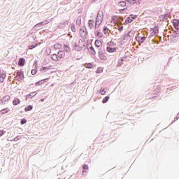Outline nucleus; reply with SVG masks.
I'll list each match as a JSON object with an SVG mask.
<instances>
[{"instance_id":"ea45409f","label":"nucleus","mask_w":179,"mask_h":179,"mask_svg":"<svg viewBox=\"0 0 179 179\" xmlns=\"http://www.w3.org/2000/svg\"><path fill=\"white\" fill-rule=\"evenodd\" d=\"M163 20H167L169 19V14H165L164 15H162Z\"/></svg>"},{"instance_id":"f03ea898","label":"nucleus","mask_w":179,"mask_h":179,"mask_svg":"<svg viewBox=\"0 0 179 179\" xmlns=\"http://www.w3.org/2000/svg\"><path fill=\"white\" fill-rule=\"evenodd\" d=\"M98 55L100 59H102V61H106L107 59V57L106 55H104V50L101 48L99 49Z\"/></svg>"},{"instance_id":"37998d69","label":"nucleus","mask_w":179,"mask_h":179,"mask_svg":"<svg viewBox=\"0 0 179 179\" xmlns=\"http://www.w3.org/2000/svg\"><path fill=\"white\" fill-rule=\"evenodd\" d=\"M61 47H62V45H61L59 43H56L55 45V48H61Z\"/></svg>"},{"instance_id":"a211bd4d","label":"nucleus","mask_w":179,"mask_h":179,"mask_svg":"<svg viewBox=\"0 0 179 179\" xmlns=\"http://www.w3.org/2000/svg\"><path fill=\"white\" fill-rule=\"evenodd\" d=\"M64 50L66 52H71V48L68 45H64Z\"/></svg>"},{"instance_id":"bf43d9fd","label":"nucleus","mask_w":179,"mask_h":179,"mask_svg":"<svg viewBox=\"0 0 179 179\" xmlns=\"http://www.w3.org/2000/svg\"><path fill=\"white\" fill-rule=\"evenodd\" d=\"M160 41H162V36H159Z\"/></svg>"},{"instance_id":"f3484780","label":"nucleus","mask_w":179,"mask_h":179,"mask_svg":"<svg viewBox=\"0 0 179 179\" xmlns=\"http://www.w3.org/2000/svg\"><path fill=\"white\" fill-rule=\"evenodd\" d=\"M13 106H17V104H20V99L15 98L13 101Z\"/></svg>"},{"instance_id":"72a5a7b5","label":"nucleus","mask_w":179,"mask_h":179,"mask_svg":"<svg viewBox=\"0 0 179 179\" xmlns=\"http://www.w3.org/2000/svg\"><path fill=\"white\" fill-rule=\"evenodd\" d=\"M57 27L58 29H65V26L62 24V22H59Z\"/></svg>"},{"instance_id":"f8f14e48","label":"nucleus","mask_w":179,"mask_h":179,"mask_svg":"<svg viewBox=\"0 0 179 179\" xmlns=\"http://www.w3.org/2000/svg\"><path fill=\"white\" fill-rule=\"evenodd\" d=\"M47 80H48V78H45V79H43V80H41L40 81H38L35 83V85L36 86H40L41 85H43V83L47 82Z\"/></svg>"},{"instance_id":"412c9836","label":"nucleus","mask_w":179,"mask_h":179,"mask_svg":"<svg viewBox=\"0 0 179 179\" xmlns=\"http://www.w3.org/2000/svg\"><path fill=\"white\" fill-rule=\"evenodd\" d=\"M50 22H51V20H45L43 22H41V24H42V26H45V24H48Z\"/></svg>"},{"instance_id":"680f3d73","label":"nucleus","mask_w":179,"mask_h":179,"mask_svg":"<svg viewBox=\"0 0 179 179\" xmlns=\"http://www.w3.org/2000/svg\"><path fill=\"white\" fill-rule=\"evenodd\" d=\"M127 9V8H124V9H122L121 10H125Z\"/></svg>"},{"instance_id":"5fc2aeb1","label":"nucleus","mask_w":179,"mask_h":179,"mask_svg":"<svg viewBox=\"0 0 179 179\" xmlns=\"http://www.w3.org/2000/svg\"><path fill=\"white\" fill-rule=\"evenodd\" d=\"M108 45H114V42L113 41L108 42Z\"/></svg>"},{"instance_id":"2f4dec72","label":"nucleus","mask_w":179,"mask_h":179,"mask_svg":"<svg viewBox=\"0 0 179 179\" xmlns=\"http://www.w3.org/2000/svg\"><path fill=\"white\" fill-rule=\"evenodd\" d=\"M89 169V166L87 164H84L83 166V174L85 173V170H87Z\"/></svg>"},{"instance_id":"79ce46f5","label":"nucleus","mask_w":179,"mask_h":179,"mask_svg":"<svg viewBox=\"0 0 179 179\" xmlns=\"http://www.w3.org/2000/svg\"><path fill=\"white\" fill-rule=\"evenodd\" d=\"M62 23L64 24V27L69 24V22H68V20L63 21Z\"/></svg>"},{"instance_id":"09e8293b","label":"nucleus","mask_w":179,"mask_h":179,"mask_svg":"<svg viewBox=\"0 0 179 179\" xmlns=\"http://www.w3.org/2000/svg\"><path fill=\"white\" fill-rule=\"evenodd\" d=\"M34 48H36V45H31L29 46V50H33Z\"/></svg>"},{"instance_id":"20e7f679","label":"nucleus","mask_w":179,"mask_h":179,"mask_svg":"<svg viewBox=\"0 0 179 179\" xmlns=\"http://www.w3.org/2000/svg\"><path fill=\"white\" fill-rule=\"evenodd\" d=\"M17 76H18V78H17L18 81L23 80V78H24L23 71H17Z\"/></svg>"},{"instance_id":"338daca9","label":"nucleus","mask_w":179,"mask_h":179,"mask_svg":"<svg viewBox=\"0 0 179 179\" xmlns=\"http://www.w3.org/2000/svg\"><path fill=\"white\" fill-rule=\"evenodd\" d=\"M0 75H1V69H0Z\"/></svg>"},{"instance_id":"5701e85b","label":"nucleus","mask_w":179,"mask_h":179,"mask_svg":"<svg viewBox=\"0 0 179 179\" xmlns=\"http://www.w3.org/2000/svg\"><path fill=\"white\" fill-rule=\"evenodd\" d=\"M177 31H175L173 32L172 34V37H179V31L178 29H176Z\"/></svg>"},{"instance_id":"9b49d317","label":"nucleus","mask_w":179,"mask_h":179,"mask_svg":"<svg viewBox=\"0 0 179 179\" xmlns=\"http://www.w3.org/2000/svg\"><path fill=\"white\" fill-rule=\"evenodd\" d=\"M41 27H43V25H42L41 22H39V23L36 24L35 26H34L33 29H34V30H40V29H41Z\"/></svg>"},{"instance_id":"aec40b11","label":"nucleus","mask_w":179,"mask_h":179,"mask_svg":"<svg viewBox=\"0 0 179 179\" xmlns=\"http://www.w3.org/2000/svg\"><path fill=\"white\" fill-rule=\"evenodd\" d=\"M8 111H10V110L8 108L2 109L0 113L1 114H6Z\"/></svg>"},{"instance_id":"c03bdc74","label":"nucleus","mask_w":179,"mask_h":179,"mask_svg":"<svg viewBox=\"0 0 179 179\" xmlns=\"http://www.w3.org/2000/svg\"><path fill=\"white\" fill-rule=\"evenodd\" d=\"M72 45L75 47V48H78L79 45H78V43L76 42H72Z\"/></svg>"},{"instance_id":"13d9d810","label":"nucleus","mask_w":179,"mask_h":179,"mask_svg":"<svg viewBox=\"0 0 179 179\" xmlns=\"http://www.w3.org/2000/svg\"><path fill=\"white\" fill-rule=\"evenodd\" d=\"M75 50H76V51H80V48L79 46H78V48H76Z\"/></svg>"},{"instance_id":"b1692460","label":"nucleus","mask_w":179,"mask_h":179,"mask_svg":"<svg viewBox=\"0 0 179 179\" xmlns=\"http://www.w3.org/2000/svg\"><path fill=\"white\" fill-rule=\"evenodd\" d=\"M51 58L52 61H55V62L58 61V55L57 54H53Z\"/></svg>"},{"instance_id":"603ef678","label":"nucleus","mask_w":179,"mask_h":179,"mask_svg":"<svg viewBox=\"0 0 179 179\" xmlns=\"http://www.w3.org/2000/svg\"><path fill=\"white\" fill-rule=\"evenodd\" d=\"M5 134L3 130H0V136H2Z\"/></svg>"},{"instance_id":"de8ad7c7","label":"nucleus","mask_w":179,"mask_h":179,"mask_svg":"<svg viewBox=\"0 0 179 179\" xmlns=\"http://www.w3.org/2000/svg\"><path fill=\"white\" fill-rule=\"evenodd\" d=\"M20 136H16L15 138H13V141L15 142H16V141H20Z\"/></svg>"},{"instance_id":"58836bf2","label":"nucleus","mask_w":179,"mask_h":179,"mask_svg":"<svg viewBox=\"0 0 179 179\" xmlns=\"http://www.w3.org/2000/svg\"><path fill=\"white\" fill-rule=\"evenodd\" d=\"M26 122H27V120L26 119H22L20 121L21 125H24V124H26Z\"/></svg>"},{"instance_id":"a878e982","label":"nucleus","mask_w":179,"mask_h":179,"mask_svg":"<svg viewBox=\"0 0 179 179\" xmlns=\"http://www.w3.org/2000/svg\"><path fill=\"white\" fill-rule=\"evenodd\" d=\"M108 100H110V96H106V97H104L102 100V103L103 104H105V103H107V101H108Z\"/></svg>"},{"instance_id":"9d476101","label":"nucleus","mask_w":179,"mask_h":179,"mask_svg":"<svg viewBox=\"0 0 179 179\" xmlns=\"http://www.w3.org/2000/svg\"><path fill=\"white\" fill-rule=\"evenodd\" d=\"M24 62H26L24 58H20L18 62L19 66H24Z\"/></svg>"},{"instance_id":"2eb2a0df","label":"nucleus","mask_w":179,"mask_h":179,"mask_svg":"<svg viewBox=\"0 0 179 179\" xmlns=\"http://www.w3.org/2000/svg\"><path fill=\"white\" fill-rule=\"evenodd\" d=\"M5 78H6V74L5 73L0 74V83H3V80H5Z\"/></svg>"},{"instance_id":"864d4df0","label":"nucleus","mask_w":179,"mask_h":179,"mask_svg":"<svg viewBox=\"0 0 179 179\" xmlns=\"http://www.w3.org/2000/svg\"><path fill=\"white\" fill-rule=\"evenodd\" d=\"M117 30H119V31H122L124 30V27H119Z\"/></svg>"},{"instance_id":"423d86ee","label":"nucleus","mask_w":179,"mask_h":179,"mask_svg":"<svg viewBox=\"0 0 179 179\" xmlns=\"http://www.w3.org/2000/svg\"><path fill=\"white\" fill-rule=\"evenodd\" d=\"M9 100H10V96L9 95H6L2 98L1 101L2 104H5V103H6V101H8Z\"/></svg>"},{"instance_id":"6e6552de","label":"nucleus","mask_w":179,"mask_h":179,"mask_svg":"<svg viewBox=\"0 0 179 179\" xmlns=\"http://www.w3.org/2000/svg\"><path fill=\"white\" fill-rule=\"evenodd\" d=\"M94 20H89L88 21V27L90 29V30H92V29H93V27H94Z\"/></svg>"},{"instance_id":"6e6d98bb","label":"nucleus","mask_w":179,"mask_h":179,"mask_svg":"<svg viewBox=\"0 0 179 179\" xmlns=\"http://www.w3.org/2000/svg\"><path fill=\"white\" fill-rule=\"evenodd\" d=\"M178 118H179V117H178V116H176V117L174 118L173 121L172 122V124L174 123V122H176V121H177V120H178Z\"/></svg>"},{"instance_id":"bb28decb","label":"nucleus","mask_w":179,"mask_h":179,"mask_svg":"<svg viewBox=\"0 0 179 179\" xmlns=\"http://www.w3.org/2000/svg\"><path fill=\"white\" fill-rule=\"evenodd\" d=\"M118 6L124 8V6H127V3L125 1H120L118 3Z\"/></svg>"},{"instance_id":"c85d7f7f","label":"nucleus","mask_w":179,"mask_h":179,"mask_svg":"<svg viewBox=\"0 0 179 179\" xmlns=\"http://www.w3.org/2000/svg\"><path fill=\"white\" fill-rule=\"evenodd\" d=\"M90 52L92 54V55H96V50H94V48L93 46H91L90 48Z\"/></svg>"},{"instance_id":"ddd939ff","label":"nucleus","mask_w":179,"mask_h":179,"mask_svg":"<svg viewBox=\"0 0 179 179\" xmlns=\"http://www.w3.org/2000/svg\"><path fill=\"white\" fill-rule=\"evenodd\" d=\"M151 31H152V34H157L159 33V27L155 26Z\"/></svg>"},{"instance_id":"4be33fe9","label":"nucleus","mask_w":179,"mask_h":179,"mask_svg":"<svg viewBox=\"0 0 179 179\" xmlns=\"http://www.w3.org/2000/svg\"><path fill=\"white\" fill-rule=\"evenodd\" d=\"M82 24V17H78L76 20V24L78 26H80V24Z\"/></svg>"},{"instance_id":"cd10ccee","label":"nucleus","mask_w":179,"mask_h":179,"mask_svg":"<svg viewBox=\"0 0 179 179\" xmlns=\"http://www.w3.org/2000/svg\"><path fill=\"white\" fill-rule=\"evenodd\" d=\"M125 22H126L127 24H129V23H132V22H134V20L131 17H128L126 19Z\"/></svg>"},{"instance_id":"69168bd1","label":"nucleus","mask_w":179,"mask_h":179,"mask_svg":"<svg viewBox=\"0 0 179 179\" xmlns=\"http://www.w3.org/2000/svg\"><path fill=\"white\" fill-rule=\"evenodd\" d=\"M92 1H93V2H94V1H96V0H92Z\"/></svg>"},{"instance_id":"7c9ffc66","label":"nucleus","mask_w":179,"mask_h":179,"mask_svg":"<svg viewBox=\"0 0 179 179\" xmlns=\"http://www.w3.org/2000/svg\"><path fill=\"white\" fill-rule=\"evenodd\" d=\"M129 32H128L123 36V40H129Z\"/></svg>"},{"instance_id":"393cba45","label":"nucleus","mask_w":179,"mask_h":179,"mask_svg":"<svg viewBox=\"0 0 179 179\" xmlns=\"http://www.w3.org/2000/svg\"><path fill=\"white\" fill-rule=\"evenodd\" d=\"M31 110H33V106H31V105H29L28 106L25 107V108H24V111H26V112L31 111Z\"/></svg>"},{"instance_id":"39448f33","label":"nucleus","mask_w":179,"mask_h":179,"mask_svg":"<svg viewBox=\"0 0 179 179\" xmlns=\"http://www.w3.org/2000/svg\"><path fill=\"white\" fill-rule=\"evenodd\" d=\"M136 41H138V43H139L140 44H142V43H144L145 40H146V37L143 36H137L136 38Z\"/></svg>"},{"instance_id":"8fccbe9b","label":"nucleus","mask_w":179,"mask_h":179,"mask_svg":"<svg viewBox=\"0 0 179 179\" xmlns=\"http://www.w3.org/2000/svg\"><path fill=\"white\" fill-rule=\"evenodd\" d=\"M100 16H102V17H103V12H99L98 13H97V15H96V17H100Z\"/></svg>"},{"instance_id":"49530a36","label":"nucleus","mask_w":179,"mask_h":179,"mask_svg":"<svg viewBox=\"0 0 179 179\" xmlns=\"http://www.w3.org/2000/svg\"><path fill=\"white\" fill-rule=\"evenodd\" d=\"M47 69H48V68L44 66V67H42V68L41 69L40 71H41V72H43V71H47Z\"/></svg>"},{"instance_id":"c756f323","label":"nucleus","mask_w":179,"mask_h":179,"mask_svg":"<svg viewBox=\"0 0 179 179\" xmlns=\"http://www.w3.org/2000/svg\"><path fill=\"white\" fill-rule=\"evenodd\" d=\"M95 34H96V37H100V38H101V37H103V34L100 33V31H96L95 32Z\"/></svg>"},{"instance_id":"c9c22d12","label":"nucleus","mask_w":179,"mask_h":179,"mask_svg":"<svg viewBox=\"0 0 179 179\" xmlns=\"http://www.w3.org/2000/svg\"><path fill=\"white\" fill-rule=\"evenodd\" d=\"M103 31L104 34H107V33L108 32V28L107 27H103Z\"/></svg>"},{"instance_id":"1a4fd4ad","label":"nucleus","mask_w":179,"mask_h":179,"mask_svg":"<svg viewBox=\"0 0 179 179\" xmlns=\"http://www.w3.org/2000/svg\"><path fill=\"white\" fill-rule=\"evenodd\" d=\"M106 51H108V52H115L117 51V48H110V46H108L106 48Z\"/></svg>"},{"instance_id":"e433bc0d","label":"nucleus","mask_w":179,"mask_h":179,"mask_svg":"<svg viewBox=\"0 0 179 179\" xmlns=\"http://www.w3.org/2000/svg\"><path fill=\"white\" fill-rule=\"evenodd\" d=\"M86 66L88 69H91V68H93V64L92 63H87L86 64Z\"/></svg>"},{"instance_id":"7ed1b4c3","label":"nucleus","mask_w":179,"mask_h":179,"mask_svg":"<svg viewBox=\"0 0 179 179\" xmlns=\"http://www.w3.org/2000/svg\"><path fill=\"white\" fill-rule=\"evenodd\" d=\"M102 22H103V16L100 15V17H96V21H95V26H94L95 29H99Z\"/></svg>"},{"instance_id":"6ab92c4d","label":"nucleus","mask_w":179,"mask_h":179,"mask_svg":"<svg viewBox=\"0 0 179 179\" xmlns=\"http://www.w3.org/2000/svg\"><path fill=\"white\" fill-rule=\"evenodd\" d=\"M59 58H63L64 57H65V52L64 51H59L58 52V56Z\"/></svg>"},{"instance_id":"e2e57ef3","label":"nucleus","mask_w":179,"mask_h":179,"mask_svg":"<svg viewBox=\"0 0 179 179\" xmlns=\"http://www.w3.org/2000/svg\"><path fill=\"white\" fill-rule=\"evenodd\" d=\"M41 101H44V99H41Z\"/></svg>"},{"instance_id":"4468645a","label":"nucleus","mask_w":179,"mask_h":179,"mask_svg":"<svg viewBox=\"0 0 179 179\" xmlns=\"http://www.w3.org/2000/svg\"><path fill=\"white\" fill-rule=\"evenodd\" d=\"M102 45V43H101V41L99 40V39H96L95 41V46L97 48H100V47H101Z\"/></svg>"},{"instance_id":"f257e3e1","label":"nucleus","mask_w":179,"mask_h":179,"mask_svg":"<svg viewBox=\"0 0 179 179\" xmlns=\"http://www.w3.org/2000/svg\"><path fill=\"white\" fill-rule=\"evenodd\" d=\"M80 36L83 40H85V38L87 37V29L83 27V28L80 29Z\"/></svg>"},{"instance_id":"473e14b6","label":"nucleus","mask_w":179,"mask_h":179,"mask_svg":"<svg viewBox=\"0 0 179 179\" xmlns=\"http://www.w3.org/2000/svg\"><path fill=\"white\" fill-rule=\"evenodd\" d=\"M100 93H101V94H102V95L106 94V88L101 87V90H100Z\"/></svg>"},{"instance_id":"0e129e2a","label":"nucleus","mask_w":179,"mask_h":179,"mask_svg":"<svg viewBox=\"0 0 179 179\" xmlns=\"http://www.w3.org/2000/svg\"><path fill=\"white\" fill-rule=\"evenodd\" d=\"M113 21L115 20V18L113 17Z\"/></svg>"},{"instance_id":"a19ab883","label":"nucleus","mask_w":179,"mask_h":179,"mask_svg":"<svg viewBox=\"0 0 179 179\" xmlns=\"http://www.w3.org/2000/svg\"><path fill=\"white\" fill-rule=\"evenodd\" d=\"M127 2H129V3H130V5H135V1L134 0H126Z\"/></svg>"},{"instance_id":"052dcab7","label":"nucleus","mask_w":179,"mask_h":179,"mask_svg":"<svg viewBox=\"0 0 179 179\" xmlns=\"http://www.w3.org/2000/svg\"><path fill=\"white\" fill-rule=\"evenodd\" d=\"M97 73H100V70H97Z\"/></svg>"},{"instance_id":"4d7b16f0","label":"nucleus","mask_w":179,"mask_h":179,"mask_svg":"<svg viewBox=\"0 0 179 179\" xmlns=\"http://www.w3.org/2000/svg\"><path fill=\"white\" fill-rule=\"evenodd\" d=\"M34 66H35V68H37V61H35L34 62Z\"/></svg>"},{"instance_id":"3c124183","label":"nucleus","mask_w":179,"mask_h":179,"mask_svg":"<svg viewBox=\"0 0 179 179\" xmlns=\"http://www.w3.org/2000/svg\"><path fill=\"white\" fill-rule=\"evenodd\" d=\"M134 3H136V5H139V3H141V0H134Z\"/></svg>"},{"instance_id":"f704fd0d","label":"nucleus","mask_w":179,"mask_h":179,"mask_svg":"<svg viewBox=\"0 0 179 179\" xmlns=\"http://www.w3.org/2000/svg\"><path fill=\"white\" fill-rule=\"evenodd\" d=\"M71 31L75 33V31H76V29H75V24H71Z\"/></svg>"},{"instance_id":"4c0bfd02","label":"nucleus","mask_w":179,"mask_h":179,"mask_svg":"<svg viewBox=\"0 0 179 179\" xmlns=\"http://www.w3.org/2000/svg\"><path fill=\"white\" fill-rule=\"evenodd\" d=\"M130 18H131L133 20H135L136 17H138V15H134V14H131L129 16Z\"/></svg>"},{"instance_id":"a18cd8bd","label":"nucleus","mask_w":179,"mask_h":179,"mask_svg":"<svg viewBox=\"0 0 179 179\" xmlns=\"http://www.w3.org/2000/svg\"><path fill=\"white\" fill-rule=\"evenodd\" d=\"M31 75H36L37 73V70L36 69H33L31 71Z\"/></svg>"},{"instance_id":"dca6fc26","label":"nucleus","mask_w":179,"mask_h":179,"mask_svg":"<svg viewBox=\"0 0 179 179\" xmlns=\"http://www.w3.org/2000/svg\"><path fill=\"white\" fill-rule=\"evenodd\" d=\"M36 95H37L36 92H31L30 94L27 95L26 99H27V97H30L31 99H33V97H34V96H36Z\"/></svg>"},{"instance_id":"0eeeda50","label":"nucleus","mask_w":179,"mask_h":179,"mask_svg":"<svg viewBox=\"0 0 179 179\" xmlns=\"http://www.w3.org/2000/svg\"><path fill=\"white\" fill-rule=\"evenodd\" d=\"M173 27H175L176 30L179 29V20H174L173 22Z\"/></svg>"}]
</instances>
